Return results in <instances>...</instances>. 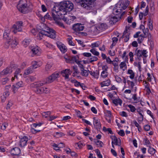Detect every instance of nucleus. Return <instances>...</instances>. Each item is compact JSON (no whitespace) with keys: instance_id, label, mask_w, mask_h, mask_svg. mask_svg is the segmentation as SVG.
I'll return each mask as SVG.
<instances>
[{"instance_id":"57","label":"nucleus","mask_w":158,"mask_h":158,"mask_svg":"<svg viewBox=\"0 0 158 158\" xmlns=\"http://www.w3.org/2000/svg\"><path fill=\"white\" fill-rule=\"evenodd\" d=\"M118 134L122 136H123L125 135V133L123 130H120L118 132Z\"/></svg>"},{"instance_id":"49","label":"nucleus","mask_w":158,"mask_h":158,"mask_svg":"<svg viewBox=\"0 0 158 158\" xmlns=\"http://www.w3.org/2000/svg\"><path fill=\"white\" fill-rule=\"evenodd\" d=\"M76 144H77V146L79 148H82V146H84L85 145V144H84V143H82L81 141H80L79 142L77 143Z\"/></svg>"},{"instance_id":"37","label":"nucleus","mask_w":158,"mask_h":158,"mask_svg":"<svg viewBox=\"0 0 158 158\" xmlns=\"http://www.w3.org/2000/svg\"><path fill=\"white\" fill-rule=\"evenodd\" d=\"M108 76V73L105 71H103L101 74V76L103 78H105Z\"/></svg>"},{"instance_id":"7","label":"nucleus","mask_w":158,"mask_h":158,"mask_svg":"<svg viewBox=\"0 0 158 158\" xmlns=\"http://www.w3.org/2000/svg\"><path fill=\"white\" fill-rule=\"evenodd\" d=\"M3 39L5 40H6V42H5V44H8L10 42V40L13 37L10 35V31L9 30L5 31L3 35Z\"/></svg>"},{"instance_id":"23","label":"nucleus","mask_w":158,"mask_h":158,"mask_svg":"<svg viewBox=\"0 0 158 158\" xmlns=\"http://www.w3.org/2000/svg\"><path fill=\"white\" fill-rule=\"evenodd\" d=\"M34 69L31 66L28 68L27 70L25 71L24 74V75L25 74L27 75L30 74L33 72L32 71Z\"/></svg>"},{"instance_id":"29","label":"nucleus","mask_w":158,"mask_h":158,"mask_svg":"<svg viewBox=\"0 0 158 158\" xmlns=\"http://www.w3.org/2000/svg\"><path fill=\"white\" fill-rule=\"evenodd\" d=\"M70 19H69L68 20V19H67L66 21H64L68 24H69L72 21L73 22L74 19H76V17L75 16H70Z\"/></svg>"},{"instance_id":"62","label":"nucleus","mask_w":158,"mask_h":158,"mask_svg":"<svg viewBox=\"0 0 158 158\" xmlns=\"http://www.w3.org/2000/svg\"><path fill=\"white\" fill-rule=\"evenodd\" d=\"M89 72L88 70H84V73L83 74V76L85 77H87L89 75Z\"/></svg>"},{"instance_id":"18","label":"nucleus","mask_w":158,"mask_h":158,"mask_svg":"<svg viewBox=\"0 0 158 158\" xmlns=\"http://www.w3.org/2000/svg\"><path fill=\"white\" fill-rule=\"evenodd\" d=\"M75 1L77 3H79V4L80 5H81L82 7H83L84 8L87 9H89L88 7H85V5H84V6H83V5L84 4H83V5H82V3L86 4V0H75Z\"/></svg>"},{"instance_id":"6","label":"nucleus","mask_w":158,"mask_h":158,"mask_svg":"<svg viewBox=\"0 0 158 158\" xmlns=\"http://www.w3.org/2000/svg\"><path fill=\"white\" fill-rule=\"evenodd\" d=\"M59 77V73L56 72H54L49 77L46 78L45 83L46 84L51 83Z\"/></svg>"},{"instance_id":"54","label":"nucleus","mask_w":158,"mask_h":158,"mask_svg":"<svg viewBox=\"0 0 158 158\" xmlns=\"http://www.w3.org/2000/svg\"><path fill=\"white\" fill-rule=\"evenodd\" d=\"M150 128V126L149 125H146L144 126V129L145 131H148Z\"/></svg>"},{"instance_id":"50","label":"nucleus","mask_w":158,"mask_h":158,"mask_svg":"<svg viewBox=\"0 0 158 158\" xmlns=\"http://www.w3.org/2000/svg\"><path fill=\"white\" fill-rule=\"evenodd\" d=\"M94 140L97 141V142H98V145H99L101 147H103V143L102 141L100 140H98L95 139H94Z\"/></svg>"},{"instance_id":"51","label":"nucleus","mask_w":158,"mask_h":158,"mask_svg":"<svg viewBox=\"0 0 158 158\" xmlns=\"http://www.w3.org/2000/svg\"><path fill=\"white\" fill-rule=\"evenodd\" d=\"M51 18V17L50 16V15H49L48 13L47 14H46L44 16V18L43 17V18L42 19V20L43 19H44V20H45V19H50Z\"/></svg>"},{"instance_id":"43","label":"nucleus","mask_w":158,"mask_h":158,"mask_svg":"<svg viewBox=\"0 0 158 158\" xmlns=\"http://www.w3.org/2000/svg\"><path fill=\"white\" fill-rule=\"evenodd\" d=\"M21 72V70L19 69H17L14 73V77L15 78L18 79L17 75H18Z\"/></svg>"},{"instance_id":"26","label":"nucleus","mask_w":158,"mask_h":158,"mask_svg":"<svg viewBox=\"0 0 158 158\" xmlns=\"http://www.w3.org/2000/svg\"><path fill=\"white\" fill-rule=\"evenodd\" d=\"M30 39H25L22 42V44L24 47H27L28 45H29L30 43Z\"/></svg>"},{"instance_id":"2","label":"nucleus","mask_w":158,"mask_h":158,"mask_svg":"<svg viewBox=\"0 0 158 158\" xmlns=\"http://www.w3.org/2000/svg\"><path fill=\"white\" fill-rule=\"evenodd\" d=\"M127 3H125L123 1H120L115 6L113 9V14L115 15H120V16H118V18H121V17L123 15L125 12L121 13L123 10L127 8Z\"/></svg>"},{"instance_id":"36","label":"nucleus","mask_w":158,"mask_h":158,"mask_svg":"<svg viewBox=\"0 0 158 158\" xmlns=\"http://www.w3.org/2000/svg\"><path fill=\"white\" fill-rule=\"evenodd\" d=\"M90 51L94 55L96 56H98L99 55V53L98 52L96 51L95 49H91Z\"/></svg>"},{"instance_id":"28","label":"nucleus","mask_w":158,"mask_h":158,"mask_svg":"<svg viewBox=\"0 0 158 158\" xmlns=\"http://www.w3.org/2000/svg\"><path fill=\"white\" fill-rule=\"evenodd\" d=\"M20 88L18 85H13L12 87V92L14 94H15L17 92L19 89Z\"/></svg>"},{"instance_id":"32","label":"nucleus","mask_w":158,"mask_h":158,"mask_svg":"<svg viewBox=\"0 0 158 158\" xmlns=\"http://www.w3.org/2000/svg\"><path fill=\"white\" fill-rule=\"evenodd\" d=\"M137 95L136 94H131V97L129 98V100L130 102H131L132 99H133L134 101H137Z\"/></svg>"},{"instance_id":"16","label":"nucleus","mask_w":158,"mask_h":158,"mask_svg":"<svg viewBox=\"0 0 158 158\" xmlns=\"http://www.w3.org/2000/svg\"><path fill=\"white\" fill-rule=\"evenodd\" d=\"M89 74L95 78H98L99 75V71L96 70L95 71H89L88 70Z\"/></svg>"},{"instance_id":"14","label":"nucleus","mask_w":158,"mask_h":158,"mask_svg":"<svg viewBox=\"0 0 158 158\" xmlns=\"http://www.w3.org/2000/svg\"><path fill=\"white\" fill-rule=\"evenodd\" d=\"M28 140V138L26 136H24L20 139L19 144L21 147H24L27 144Z\"/></svg>"},{"instance_id":"63","label":"nucleus","mask_w":158,"mask_h":158,"mask_svg":"<svg viewBox=\"0 0 158 158\" xmlns=\"http://www.w3.org/2000/svg\"><path fill=\"white\" fill-rule=\"evenodd\" d=\"M147 114H149V115H150V116L153 119H154V116L152 114V112L149 110H147Z\"/></svg>"},{"instance_id":"27","label":"nucleus","mask_w":158,"mask_h":158,"mask_svg":"<svg viewBox=\"0 0 158 158\" xmlns=\"http://www.w3.org/2000/svg\"><path fill=\"white\" fill-rule=\"evenodd\" d=\"M156 150L151 146L149 147L148 152L152 155H153L156 152Z\"/></svg>"},{"instance_id":"52","label":"nucleus","mask_w":158,"mask_h":158,"mask_svg":"<svg viewBox=\"0 0 158 158\" xmlns=\"http://www.w3.org/2000/svg\"><path fill=\"white\" fill-rule=\"evenodd\" d=\"M150 12L152 13V15H154L155 13V8L153 5L150 7Z\"/></svg>"},{"instance_id":"19","label":"nucleus","mask_w":158,"mask_h":158,"mask_svg":"<svg viewBox=\"0 0 158 158\" xmlns=\"http://www.w3.org/2000/svg\"><path fill=\"white\" fill-rule=\"evenodd\" d=\"M86 4L85 3H82V5L84 4L83 6H84L85 5V7H88L89 8L90 5H91V3L93 2H94L96 1V0H86Z\"/></svg>"},{"instance_id":"3","label":"nucleus","mask_w":158,"mask_h":158,"mask_svg":"<svg viewBox=\"0 0 158 158\" xmlns=\"http://www.w3.org/2000/svg\"><path fill=\"white\" fill-rule=\"evenodd\" d=\"M45 84H46L45 82L44 83H42L41 81L34 83L32 84V86L34 87V91L37 94L48 93L49 91V89L47 88L42 86Z\"/></svg>"},{"instance_id":"13","label":"nucleus","mask_w":158,"mask_h":158,"mask_svg":"<svg viewBox=\"0 0 158 158\" xmlns=\"http://www.w3.org/2000/svg\"><path fill=\"white\" fill-rule=\"evenodd\" d=\"M128 27L127 26H126L125 30L123 32V35L121 38H124V42H126L128 40Z\"/></svg>"},{"instance_id":"34","label":"nucleus","mask_w":158,"mask_h":158,"mask_svg":"<svg viewBox=\"0 0 158 158\" xmlns=\"http://www.w3.org/2000/svg\"><path fill=\"white\" fill-rule=\"evenodd\" d=\"M77 59L76 56H72L71 58L69 59V62L74 63V62H75L76 60H77Z\"/></svg>"},{"instance_id":"4","label":"nucleus","mask_w":158,"mask_h":158,"mask_svg":"<svg viewBox=\"0 0 158 158\" xmlns=\"http://www.w3.org/2000/svg\"><path fill=\"white\" fill-rule=\"evenodd\" d=\"M47 30H44L43 28L41 31H40L42 35H44L50 38L54 39L56 38V31L52 28H51L49 27H47Z\"/></svg>"},{"instance_id":"35","label":"nucleus","mask_w":158,"mask_h":158,"mask_svg":"<svg viewBox=\"0 0 158 158\" xmlns=\"http://www.w3.org/2000/svg\"><path fill=\"white\" fill-rule=\"evenodd\" d=\"M129 74H130V76L129 77L131 79H133L134 78L135 73L132 70L129 69Z\"/></svg>"},{"instance_id":"25","label":"nucleus","mask_w":158,"mask_h":158,"mask_svg":"<svg viewBox=\"0 0 158 158\" xmlns=\"http://www.w3.org/2000/svg\"><path fill=\"white\" fill-rule=\"evenodd\" d=\"M12 38H11V40H10L11 41H10V43H8V44H7V46H9L10 44L13 45L15 46L17 45L18 43L17 42L16 40L15 39L13 40Z\"/></svg>"},{"instance_id":"20","label":"nucleus","mask_w":158,"mask_h":158,"mask_svg":"<svg viewBox=\"0 0 158 158\" xmlns=\"http://www.w3.org/2000/svg\"><path fill=\"white\" fill-rule=\"evenodd\" d=\"M113 103L116 106H117L118 104L121 105L122 103V100L120 98L117 99H115L113 100Z\"/></svg>"},{"instance_id":"42","label":"nucleus","mask_w":158,"mask_h":158,"mask_svg":"<svg viewBox=\"0 0 158 158\" xmlns=\"http://www.w3.org/2000/svg\"><path fill=\"white\" fill-rule=\"evenodd\" d=\"M99 45L100 43L99 42H97L94 43H92L91 45L92 48H94V47H98L99 46Z\"/></svg>"},{"instance_id":"8","label":"nucleus","mask_w":158,"mask_h":158,"mask_svg":"<svg viewBox=\"0 0 158 158\" xmlns=\"http://www.w3.org/2000/svg\"><path fill=\"white\" fill-rule=\"evenodd\" d=\"M84 28V27L82 26L81 23H76L73 26L72 29L75 31L77 32L83 31Z\"/></svg>"},{"instance_id":"47","label":"nucleus","mask_w":158,"mask_h":158,"mask_svg":"<svg viewBox=\"0 0 158 158\" xmlns=\"http://www.w3.org/2000/svg\"><path fill=\"white\" fill-rule=\"evenodd\" d=\"M89 62L90 63H92L93 62L97 61L98 60V58L95 56H93L92 58L90 59Z\"/></svg>"},{"instance_id":"1","label":"nucleus","mask_w":158,"mask_h":158,"mask_svg":"<svg viewBox=\"0 0 158 158\" xmlns=\"http://www.w3.org/2000/svg\"><path fill=\"white\" fill-rule=\"evenodd\" d=\"M58 7L59 10L57 11L54 9L52 10L51 14L53 19L55 21L60 19L66 21L67 18L64 15L73 9V4L69 1H65L60 2Z\"/></svg>"},{"instance_id":"56","label":"nucleus","mask_w":158,"mask_h":158,"mask_svg":"<svg viewBox=\"0 0 158 158\" xmlns=\"http://www.w3.org/2000/svg\"><path fill=\"white\" fill-rule=\"evenodd\" d=\"M115 79L116 81L118 83H120L121 81V78L118 77L117 75L115 76Z\"/></svg>"},{"instance_id":"46","label":"nucleus","mask_w":158,"mask_h":158,"mask_svg":"<svg viewBox=\"0 0 158 158\" xmlns=\"http://www.w3.org/2000/svg\"><path fill=\"white\" fill-rule=\"evenodd\" d=\"M9 79L7 77L2 79L1 80L2 84H5L7 82L9 81Z\"/></svg>"},{"instance_id":"33","label":"nucleus","mask_w":158,"mask_h":158,"mask_svg":"<svg viewBox=\"0 0 158 158\" xmlns=\"http://www.w3.org/2000/svg\"><path fill=\"white\" fill-rule=\"evenodd\" d=\"M113 64L114 66V71H118V63L117 62H113L111 64Z\"/></svg>"},{"instance_id":"24","label":"nucleus","mask_w":158,"mask_h":158,"mask_svg":"<svg viewBox=\"0 0 158 158\" xmlns=\"http://www.w3.org/2000/svg\"><path fill=\"white\" fill-rule=\"evenodd\" d=\"M110 80L106 81H103L100 83L101 87H103L105 86H109L110 84Z\"/></svg>"},{"instance_id":"22","label":"nucleus","mask_w":158,"mask_h":158,"mask_svg":"<svg viewBox=\"0 0 158 158\" xmlns=\"http://www.w3.org/2000/svg\"><path fill=\"white\" fill-rule=\"evenodd\" d=\"M126 60L121 62L119 65L120 68L122 69L123 71L125 70L127 68V65L126 64Z\"/></svg>"},{"instance_id":"41","label":"nucleus","mask_w":158,"mask_h":158,"mask_svg":"<svg viewBox=\"0 0 158 158\" xmlns=\"http://www.w3.org/2000/svg\"><path fill=\"white\" fill-rule=\"evenodd\" d=\"M129 108L131 111L132 112H134L136 110V109L135 107L131 105H129Z\"/></svg>"},{"instance_id":"59","label":"nucleus","mask_w":158,"mask_h":158,"mask_svg":"<svg viewBox=\"0 0 158 158\" xmlns=\"http://www.w3.org/2000/svg\"><path fill=\"white\" fill-rule=\"evenodd\" d=\"M82 54L85 57H89L91 56V54L90 53L84 52Z\"/></svg>"},{"instance_id":"39","label":"nucleus","mask_w":158,"mask_h":158,"mask_svg":"<svg viewBox=\"0 0 158 158\" xmlns=\"http://www.w3.org/2000/svg\"><path fill=\"white\" fill-rule=\"evenodd\" d=\"M95 152L96 153L98 156L99 158H102V156L101 154L100 151L98 149H96L95 150Z\"/></svg>"},{"instance_id":"45","label":"nucleus","mask_w":158,"mask_h":158,"mask_svg":"<svg viewBox=\"0 0 158 158\" xmlns=\"http://www.w3.org/2000/svg\"><path fill=\"white\" fill-rule=\"evenodd\" d=\"M31 132L33 134H35L40 131V130L35 129L34 128H31Z\"/></svg>"},{"instance_id":"60","label":"nucleus","mask_w":158,"mask_h":158,"mask_svg":"<svg viewBox=\"0 0 158 158\" xmlns=\"http://www.w3.org/2000/svg\"><path fill=\"white\" fill-rule=\"evenodd\" d=\"M77 35H82V36H87V34L85 32H78Z\"/></svg>"},{"instance_id":"11","label":"nucleus","mask_w":158,"mask_h":158,"mask_svg":"<svg viewBox=\"0 0 158 158\" xmlns=\"http://www.w3.org/2000/svg\"><path fill=\"white\" fill-rule=\"evenodd\" d=\"M56 45L62 52L64 53L67 51V47L64 44L58 42L56 43Z\"/></svg>"},{"instance_id":"38","label":"nucleus","mask_w":158,"mask_h":158,"mask_svg":"<svg viewBox=\"0 0 158 158\" xmlns=\"http://www.w3.org/2000/svg\"><path fill=\"white\" fill-rule=\"evenodd\" d=\"M37 62L36 61H34L32 62L31 66L34 69L39 67V65L37 64Z\"/></svg>"},{"instance_id":"10","label":"nucleus","mask_w":158,"mask_h":158,"mask_svg":"<svg viewBox=\"0 0 158 158\" xmlns=\"http://www.w3.org/2000/svg\"><path fill=\"white\" fill-rule=\"evenodd\" d=\"M93 124L95 128L98 131L100 130L101 128V124L100 120L96 119L95 117L93 118Z\"/></svg>"},{"instance_id":"40","label":"nucleus","mask_w":158,"mask_h":158,"mask_svg":"<svg viewBox=\"0 0 158 158\" xmlns=\"http://www.w3.org/2000/svg\"><path fill=\"white\" fill-rule=\"evenodd\" d=\"M143 141L144 142L145 144L147 145V146L149 147L151 146V144L148 139L147 138H145L144 139Z\"/></svg>"},{"instance_id":"53","label":"nucleus","mask_w":158,"mask_h":158,"mask_svg":"<svg viewBox=\"0 0 158 158\" xmlns=\"http://www.w3.org/2000/svg\"><path fill=\"white\" fill-rule=\"evenodd\" d=\"M16 85L20 87H22L23 86V84L22 81L18 82L16 83Z\"/></svg>"},{"instance_id":"15","label":"nucleus","mask_w":158,"mask_h":158,"mask_svg":"<svg viewBox=\"0 0 158 158\" xmlns=\"http://www.w3.org/2000/svg\"><path fill=\"white\" fill-rule=\"evenodd\" d=\"M12 72V68L11 67H7L6 69L2 71L0 74L1 75H6L8 73H11Z\"/></svg>"},{"instance_id":"48","label":"nucleus","mask_w":158,"mask_h":158,"mask_svg":"<svg viewBox=\"0 0 158 158\" xmlns=\"http://www.w3.org/2000/svg\"><path fill=\"white\" fill-rule=\"evenodd\" d=\"M127 54V52L126 51H124L123 53V55H122V57L124 59L125 58V60H127V59H128V56H126V54Z\"/></svg>"},{"instance_id":"55","label":"nucleus","mask_w":158,"mask_h":158,"mask_svg":"<svg viewBox=\"0 0 158 158\" xmlns=\"http://www.w3.org/2000/svg\"><path fill=\"white\" fill-rule=\"evenodd\" d=\"M52 66L51 64H47L46 65L45 68V70L47 71H48L49 69H50L51 68Z\"/></svg>"},{"instance_id":"61","label":"nucleus","mask_w":158,"mask_h":158,"mask_svg":"<svg viewBox=\"0 0 158 158\" xmlns=\"http://www.w3.org/2000/svg\"><path fill=\"white\" fill-rule=\"evenodd\" d=\"M147 52L146 50H143L142 51L141 53L144 57L146 58L147 56H146Z\"/></svg>"},{"instance_id":"9","label":"nucleus","mask_w":158,"mask_h":158,"mask_svg":"<svg viewBox=\"0 0 158 158\" xmlns=\"http://www.w3.org/2000/svg\"><path fill=\"white\" fill-rule=\"evenodd\" d=\"M27 3H24L21 5H19L18 4L17 8L19 10L21 13L25 14L27 13Z\"/></svg>"},{"instance_id":"31","label":"nucleus","mask_w":158,"mask_h":158,"mask_svg":"<svg viewBox=\"0 0 158 158\" xmlns=\"http://www.w3.org/2000/svg\"><path fill=\"white\" fill-rule=\"evenodd\" d=\"M148 27L149 29L151 30H152L153 29V26L152 23L153 21L152 19H150L149 20H148Z\"/></svg>"},{"instance_id":"58","label":"nucleus","mask_w":158,"mask_h":158,"mask_svg":"<svg viewBox=\"0 0 158 158\" xmlns=\"http://www.w3.org/2000/svg\"><path fill=\"white\" fill-rule=\"evenodd\" d=\"M120 114L123 117H127V113L124 111H123L121 112L120 113Z\"/></svg>"},{"instance_id":"64","label":"nucleus","mask_w":158,"mask_h":158,"mask_svg":"<svg viewBox=\"0 0 158 158\" xmlns=\"http://www.w3.org/2000/svg\"><path fill=\"white\" fill-rule=\"evenodd\" d=\"M88 98L90 99L91 101L95 100L96 99V98L95 97L92 96V95H89L88 97Z\"/></svg>"},{"instance_id":"5","label":"nucleus","mask_w":158,"mask_h":158,"mask_svg":"<svg viewBox=\"0 0 158 158\" xmlns=\"http://www.w3.org/2000/svg\"><path fill=\"white\" fill-rule=\"evenodd\" d=\"M23 22L22 21L16 22L15 24L12 26V29H13V32L15 34H16L17 31L20 32L22 31V27H23Z\"/></svg>"},{"instance_id":"44","label":"nucleus","mask_w":158,"mask_h":158,"mask_svg":"<svg viewBox=\"0 0 158 158\" xmlns=\"http://www.w3.org/2000/svg\"><path fill=\"white\" fill-rule=\"evenodd\" d=\"M55 134L56 135L58 136L57 137L58 138L63 136L65 135L64 134V133L61 132H56Z\"/></svg>"},{"instance_id":"12","label":"nucleus","mask_w":158,"mask_h":158,"mask_svg":"<svg viewBox=\"0 0 158 158\" xmlns=\"http://www.w3.org/2000/svg\"><path fill=\"white\" fill-rule=\"evenodd\" d=\"M10 152L12 156H18L20 153L21 151L19 148L15 147L11 149Z\"/></svg>"},{"instance_id":"17","label":"nucleus","mask_w":158,"mask_h":158,"mask_svg":"<svg viewBox=\"0 0 158 158\" xmlns=\"http://www.w3.org/2000/svg\"><path fill=\"white\" fill-rule=\"evenodd\" d=\"M110 138H111L112 141H114V143L116 145L120 146L121 145L120 143H118V140L117 138L115 135H111L110 136Z\"/></svg>"},{"instance_id":"21","label":"nucleus","mask_w":158,"mask_h":158,"mask_svg":"<svg viewBox=\"0 0 158 158\" xmlns=\"http://www.w3.org/2000/svg\"><path fill=\"white\" fill-rule=\"evenodd\" d=\"M39 48L38 47L36 46L32 48L31 51L32 52L33 54L37 55H39Z\"/></svg>"},{"instance_id":"30","label":"nucleus","mask_w":158,"mask_h":158,"mask_svg":"<svg viewBox=\"0 0 158 158\" xmlns=\"http://www.w3.org/2000/svg\"><path fill=\"white\" fill-rule=\"evenodd\" d=\"M118 17L114 16L111 18L110 19V22H111V23H112L114 24L116 23L118 21Z\"/></svg>"}]
</instances>
